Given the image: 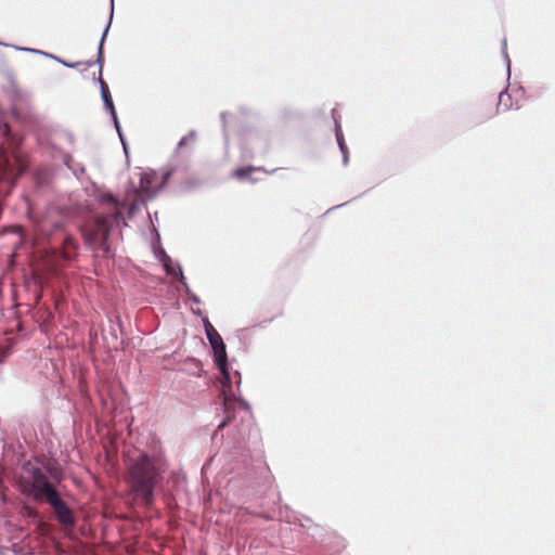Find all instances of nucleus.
<instances>
[{"label": "nucleus", "instance_id": "nucleus-1", "mask_svg": "<svg viewBox=\"0 0 555 555\" xmlns=\"http://www.w3.org/2000/svg\"><path fill=\"white\" fill-rule=\"evenodd\" d=\"M167 469L166 462L159 455L140 454L130 461L126 481L135 498L150 507L154 502V490L163 481Z\"/></svg>", "mask_w": 555, "mask_h": 555}, {"label": "nucleus", "instance_id": "nucleus-2", "mask_svg": "<svg viewBox=\"0 0 555 555\" xmlns=\"http://www.w3.org/2000/svg\"><path fill=\"white\" fill-rule=\"evenodd\" d=\"M105 210L88 221L82 228L81 233L86 244L92 249H101L108 255L109 245L107 243L112 229L119 224L124 215L118 202L112 196L104 201Z\"/></svg>", "mask_w": 555, "mask_h": 555}, {"label": "nucleus", "instance_id": "nucleus-3", "mask_svg": "<svg viewBox=\"0 0 555 555\" xmlns=\"http://www.w3.org/2000/svg\"><path fill=\"white\" fill-rule=\"evenodd\" d=\"M204 324H205V332H206L207 338H208L209 344L214 350L215 362L222 375L221 395L223 397L224 411H225V413H229L230 406L233 401L232 400L233 395L231 393V380H230V373L228 370L225 345H224L220 334L216 331V328L210 324L209 321H205Z\"/></svg>", "mask_w": 555, "mask_h": 555}, {"label": "nucleus", "instance_id": "nucleus-4", "mask_svg": "<svg viewBox=\"0 0 555 555\" xmlns=\"http://www.w3.org/2000/svg\"><path fill=\"white\" fill-rule=\"evenodd\" d=\"M33 487L36 492V496H44L47 502L52 506L55 517L60 524L65 527L74 526L75 519L72 509L59 496L57 491L44 474L38 473L34 476Z\"/></svg>", "mask_w": 555, "mask_h": 555}, {"label": "nucleus", "instance_id": "nucleus-5", "mask_svg": "<svg viewBox=\"0 0 555 555\" xmlns=\"http://www.w3.org/2000/svg\"><path fill=\"white\" fill-rule=\"evenodd\" d=\"M27 162L17 151L10 154L4 149L0 150V180L13 185L16 179L26 170Z\"/></svg>", "mask_w": 555, "mask_h": 555}, {"label": "nucleus", "instance_id": "nucleus-6", "mask_svg": "<svg viewBox=\"0 0 555 555\" xmlns=\"http://www.w3.org/2000/svg\"><path fill=\"white\" fill-rule=\"evenodd\" d=\"M77 247H78V244H77L76 240L73 236L67 235L63 241V257H64V259L70 260L75 256Z\"/></svg>", "mask_w": 555, "mask_h": 555}, {"label": "nucleus", "instance_id": "nucleus-7", "mask_svg": "<svg viewBox=\"0 0 555 555\" xmlns=\"http://www.w3.org/2000/svg\"><path fill=\"white\" fill-rule=\"evenodd\" d=\"M100 83H101V95L103 99V102L105 106L111 111L114 118H116V113L113 104V100L108 90L107 83L100 77Z\"/></svg>", "mask_w": 555, "mask_h": 555}, {"label": "nucleus", "instance_id": "nucleus-8", "mask_svg": "<svg viewBox=\"0 0 555 555\" xmlns=\"http://www.w3.org/2000/svg\"><path fill=\"white\" fill-rule=\"evenodd\" d=\"M511 100V96L508 93L506 92H500L499 94V101H498V107L495 111H491L489 114L487 115H483L482 118H491L492 116H494L498 112H499V107L501 105H504L505 106V109L508 108V104L506 101H509Z\"/></svg>", "mask_w": 555, "mask_h": 555}, {"label": "nucleus", "instance_id": "nucleus-9", "mask_svg": "<svg viewBox=\"0 0 555 555\" xmlns=\"http://www.w3.org/2000/svg\"><path fill=\"white\" fill-rule=\"evenodd\" d=\"M196 133L194 131L189 132L186 135L181 138V140L178 143V149H183L190 144H192L195 141Z\"/></svg>", "mask_w": 555, "mask_h": 555}, {"label": "nucleus", "instance_id": "nucleus-10", "mask_svg": "<svg viewBox=\"0 0 555 555\" xmlns=\"http://www.w3.org/2000/svg\"><path fill=\"white\" fill-rule=\"evenodd\" d=\"M254 168L253 167H241V168H237L234 170V177H236L237 179H243L245 178L246 176H248L250 172H253Z\"/></svg>", "mask_w": 555, "mask_h": 555}, {"label": "nucleus", "instance_id": "nucleus-11", "mask_svg": "<svg viewBox=\"0 0 555 555\" xmlns=\"http://www.w3.org/2000/svg\"><path fill=\"white\" fill-rule=\"evenodd\" d=\"M336 137H337V142L340 147V151L344 154V158L347 159L348 150H347L343 133L340 131H337Z\"/></svg>", "mask_w": 555, "mask_h": 555}, {"label": "nucleus", "instance_id": "nucleus-12", "mask_svg": "<svg viewBox=\"0 0 555 555\" xmlns=\"http://www.w3.org/2000/svg\"><path fill=\"white\" fill-rule=\"evenodd\" d=\"M0 131L1 133L3 134V137H5L8 139V141L11 140V130H10V127L9 125L3 121L2 119H0Z\"/></svg>", "mask_w": 555, "mask_h": 555}, {"label": "nucleus", "instance_id": "nucleus-13", "mask_svg": "<svg viewBox=\"0 0 555 555\" xmlns=\"http://www.w3.org/2000/svg\"><path fill=\"white\" fill-rule=\"evenodd\" d=\"M231 422V417L228 415L227 418L218 426V429L224 428Z\"/></svg>", "mask_w": 555, "mask_h": 555}, {"label": "nucleus", "instance_id": "nucleus-14", "mask_svg": "<svg viewBox=\"0 0 555 555\" xmlns=\"http://www.w3.org/2000/svg\"><path fill=\"white\" fill-rule=\"evenodd\" d=\"M15 144H16L15 139H12V141L10 142L9 145L12 146V145H15Z\"/></svg>", "mask_w": 555, "mask_h": 555}, {"label": "nucleus", "instance_id": "nucleus-15", "mask_svg": "<svg viewBox=\"0 0 555 555\" xmlns=\"http://www.w3.org/2000/svg\"><path fill=\"white\" fill-rule=\"evenodd\" d=\"M114 8V1H111V10L113 11Z\"/></svg>", "mask_w": 555, "mask_h": 555}]
</instances>
